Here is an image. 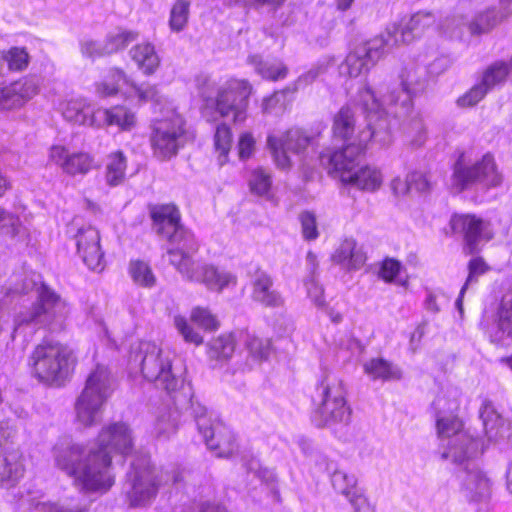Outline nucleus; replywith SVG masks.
I'll use <instances>...</instances> for the list:
<instances>
[{
  "label": "nucleus",
  "instance_id": "6",
  "mask_svg": "<svg viewBox=\"0 0 512 512\" xmlns=\"http://www.w3.org/2000/svg\"><path fill=\"white\" fill-rule=\"evenodd\" d=\"M36 300L26 312L19 313L14 320L12 338L17 334L30 333L36 327H48L60 322L67 313L66 301L45 283L36 286Z\"/></svg>",
  "mask_w": 512,
  "mask_h": 512
},
{
  "label": "nucleus",
  "instance_id": "18",
  "mask_svg": "<svg viewBox=\"0 0 512 512\" xmlns=\"http://www.w3.org/2000/svg\"><path fill=\"white\" fill-rule=\"evenodd\" d=\"M434 23L435 16L432 13L418 12L411 16L409 21L402 27L393 26L383 35L385 38H392L391 44L388 45L391 49L398 46L400 43H410L416 37H420L425 30L433 26Z\"/></svg>",
  "mask_w": 512,
  "mask_h": 512
},
{
  "label": "nucleus",
  "instance_id": "32",
  "mask_svg": "<svg viewBox=\"0 0 512 512\" xmlns=\"http://www.w3.org/2000/svg\"><path fill=\"white\" fill-rule=\"evenodd\" d=\"M248 63L262 78L277 81L286 77L288 69L280 61H265L259 55L248 57Z\"/></svg>",
  "mask_w": 512,
  "mask_h": 512
},
{
  "label": "nucleus",
  "instance_id": "22",
  "mask_svg": "<svg viewBox=\"0 0 512 512\" xmlns=\"http://www.w3.org/2000/svg\"><path fill=\"white\" fill-rule=\"evenodd\" d=\"M24 456L19 449L6 450L0 456V487L12 488L24 476Z\"/></svg>",
  "mask_w": 512,
  "mask_h": 512
},
{
  "label": "nucleus",
  "instance_id": "47",
  "mask_svg": "<svg viewBox=\"0 0 512 512\" xmlns=\"http://www.w3.org/2000/svg\"><path fill=\"white\" fill-rule=\"evenodd\" d=\"M190 2L188 0H177L170 13V26L174 31H181L188 20Z\"/></svg>",
  "mask_w": 512,
  "mask_h": 512
},
{
  "label": "nucleus",
  "instance_id": "35",
  "mask_svg": "<svg viewBox=\"0 0 512 512\" xmlns=\"http://www.w3.org/2000/svg\"><path fill=\"white\" fill-rule=\"evenodd\" d=\"M333 259L353 269L360 268L365 262L364 254L356 249V243L353 240H345L336 250Z\"/></svg>",
  "mask_w": 512,
  "mask_h": 512
},
{
  "label": "nucleus",
  "instance_id": "1",
  "mask_svg": "<svg viewBox=\"0 0 512 512\" xmlns=\"http://www.w3.org/2000/svg\"><path fill=\"white\" fill-rule=\"evenodd\" d=\"M133 449V436L125 423L104 427L96 446L87 447L69 438L60 439L53 448L55 465L85 491H107L114 482L111 452L123 455Z\"/></svg>",
  "mask_w": 512,
  "mask_h": 512
},
{
  "label": "nucleus",
  "instance_id": "59",
  "mask_svg": "<svg viewBox=\"0 0 512 512\" xmlns=\"http://www.w3.org/2000/svg\"><path fill=\"white\" fill-rule=\"evenodd\" d=\"M80 52L83 56L91 59L109 55V53H106L105 41L100 42L92 39H85L80 42Z\"/></svg>",
  "mask_w": 512,
  "mask_h": 512
},
{
  "label": "nucleus",
  "instance_id": "60",
  "mask_svg": "<svg viewBox=\"0 0 512 512\" xmlns=\"http://www.w3.org/2000/svg\"><path fill=\"white\" fill-rule=\"evenodd\" d=\"M487 88L480 82L474 85L467 93L460 97L457 101L461 107H471L481 101L487 94Z\"/></svg>",
  "mask_w": 512,
  "mask_h": 512
},
{
  "label": "nucleus",
  "instance_id": "41",
  "mask_svg": "<svg viewBox=\"0 0 512 512\" xmlns=\"http://www.w3.org/2000/svg\"><path fill=\"white\" fill-rule=\"evenodd\" d=\"M129 272L133 281L140 286L152 287L156 283V278L150 266L143 261H131Z\"/></svg>",
  "mask_w": 512,
  "mask_h": 512
},
{
  "label": "nucleus",
  "instance_id": "27",
  "mask_svg": "<svg viewBox=\"0 0 512 512\" xmlns=\"http://www.w3.org/2000/svg\"><path fill=\"white\" fill-rule=\"evenodd\" d=\"M355 113L350 107H342L334 116L332 132L336 140L347 142L346 146L358 141Z\"/></svg>",
  "mask_w": 512,
  "mask_h": 512
},
{
  "label": "nucleus",
  "instance_id": "12",
  "mask_svg": "<svg viewBox=\"0 0 512 512\" xmlns=\"http://www.w3.org/2000/svg\"><path fill=\"white\" fill-rule=\"evenodd\" d=\"M391 39L381 35L357 45L340 65V73L351 78L367 73L390 50Z\"/></svg>",
  "mask_w": 512,
  "mask_h": 512
},
{
  "label": "nucleus",
  "instance_id": "9",
  "mask_svg": "<svg viewBox=\"0 0 512 512\" xmlns=\"http://www.w3.org/2000/svg\"><path fill=\"white\" fill-rule=\"evenodd\" d=\"M501 182L502 175L491 153L484 154L480 160L472 164L466 163L464 154H461L454 164L451 185L457 193L476 183L495 187Z\"/></svg>",
  "mask_w": 512,
  "mask_h": 512
},
{
  "label": "nucleus",
  "instance_id": "15",
  "mask_svg": "<svg viewBox=\"0 0 512 512\" xmlns=\"http://www.w3.org/2000/svg\"><path fill=\"white\" fill-rule=\"evenodd\" d=\"M77 253L87 267L93 271L104 269V252L100 245L99 231L92 227H81L76 236Z\"/></svg>",
  "mask_w": 512,
  "mask_h": 512
},
{
  "label": "nucleus",
  "instance_id": "37",
  "mask_svg": "<svg viewBox=\"0 0 512 512\" xmlns=\"http://www.w3.org/2000/svg\"><path fill=\"white\" fill-rule=\"evenodd\" d=\"M236 341L233 334H223L208 344V356L215 360H228L234 354Z\"/></svg>",
  "mask_w": 512,
  "mask_h": 512
},
{
  "label": "nucleus",
  "instance_id": "7",
  "mask_svg": "<svg viewBox=\"0 0 512 512\" xmlns=\"http://www.w3.org/2000/svg\"><path fill=\"white\" fill-rule=\"evenodd\" d=\"M170 475L149 462L133 464L124 484L125 499L131 508H145L153 503Z\"/></svg>",
  "mask_w": 512,
  "mask_h": 512
},
{
  "label": "nucleus",
  "instance_id": "14",
  "mask_svg": "<svg viewBox=\"0 0 512 512\" xmlns=\"http://www.w3.org/2000/svg\"><path fill=\"white\" fill-rule=\"evenodd\" d=\"M251 86L247 81H230L222 88L216 99V108L221 116L226 117L233 114L234 122H242L246 118L248 97L251 93Z\"/></svg>",
  "mask_w": 512,
  "mask_h": 512
},
{
  "label": "nucleus",
  "instance_id": "54",
  "mask_svg": "<svg viewBox=\"0 0 512 512\" xmlns=\"http://www.w3.org/2000/svg\"><path fill=\"white\" fill-rule=\"evenodd\" d=\"M302 235L305 240L312 241L319 236L316 215L311 211H303L299 215Z\"/></svg>",
  "mask_w": 512,
  "mask_h": 512
},
{
  "label": "nucleus",
  "instance_id": "45",
  "mask_svg": "<svg viewBox=\"0 0 512 512\" xmlns=\"http://www.w3.org/2000/svg\"><path fill=\"white\" fill-rule=\"evenodd\" d=\"M247 470L249 473H253L257 478H259L263 483L271 486V490L274 494V497L277 501H280V494L278 490L275 488L276 482V474L274 470L262 467L258 461L252 460L247 465Z\"/></svg>",
  "mask_w": 512,
  "mask_h": 512
},
{
  "label": "nucleus",
  "instance_id": "36",
  "mask_svg": "<svg viewBox=\"0 0 512 512\" xmlns=\"http://www.w3.org/2000/svg\"><path fill=\"white\" fill-rule=\"evenodd\" d=\"M364 370L373 379L392 380L401 378L400 369L382 358L369 360L364 364Z\"/></svg>",
  "mask_w": 512,
  "mask_h": 512
},
{
  "label": "nucleus",
  "instance_id": "63",
  "mask_svg": "<svg viewBox=\"0 0 512 512\" xmlns=\"http://www.w3.org/2000/svg\"><path fill=\"white\" fill-rule=\"evenodd\" d=\"M135 94L138 96L140 101H154L159 103L161 96L159 91L155 85L150 84H141L136 85L132 84Z\"/></svg>",
  "mask_w": 512,
  "mask_h": 512
},
{
  "label": "nucleus",
  "instance_id": "21",
  "mask_svg": "<svg viewBox=\"0 0 512 512\" xmlns=\"http://www.w3.org/2000/svg\"><path fill=\"white\" fill-rule=\"evenodd\" d=\"M253 301L266 308H278L284 304L281 293L274 288V282L270 274L262 269H257L251 276Z\"/></svg>",
  "mask_w": 512,
  "mask_h": 512
},
{
  "label": "nucleus",
  "instance_id": "64",
  "mask_svg": "<svg viewBox=\"0 0 512 512\" xmlns=\"http://www.w3.org/2000/svg\"><path fill=\"white\" fill-rule=\"evenodd\" d=\"M401 263L393 258H387L383 261L379 276L386 282H392L399 274Z\"/></svg>",
  "mask_w": 512,
  "mask_h": 512
},
{
  "label": "nucleus",
  "instance_id": "16",
  "mask_svg": "<svg viewBox=\"0 0 512 512\" xmlns=\"http://www.w3.org/2000/svg\"><path fill=\"white\" fill-rule=\"evenodd\" d=\"M386 109L387 112H384L380 109L368 112L366 117V129L359 130L357 143L353 142L351 145H355L356 147H360L362 150H365L367 144L370 141H373L380 146L390 144L391 132L389 120L387 117L389 111L387 107ZM390 115L392 114L390 113Z\"/></svg>",
  "mask_w": 512,
  "mask_h": 512
},
{
  "label": "nucleus",
  "instance_id": "8",
  "mask_svg": "<svg viewBox=\"0 0 512 512\" xmlns=\"http://www.w3.org/2000/svg\"><path fill=\"white\" fill-rule=\"evenodd\" d=\"M71 351L60 343L39 344L31 356L33 374L44 383H60L68 375Z\"/></svg>",
  "mask_w": 512,
  "mask_h": 512
},
{
  "label": "nucleus",
  "instance_id": "57",
  "mask_svg": "<svg viewBox=\"0 0 512 512\" xmlns=\"http://www.w3.org/2000/svg\"><path fill=\"white\" fill-rule=\"evenodd\" d=\"M407 189L427 193L431 191L432 183L427 174L415 171L407 176Z\"/></svg>",
  "mask_w": 512,
  "mask_h": 512
},
{
  "label": "nucleus",
  "instance_id": "48",
  "mask_svg": "<svg viewBox=\"0 0 512 512\" xmlns=\"http://www.w3.org/2000/svg\"><path fill=\"white\" fill-rule=\"evenodd\" d=\"M293 93L290 89L276 91L271 96L265 98L262 103V110L267 114H279L284 111L287 103V94Z\"/></svg>",
  "mask_w": 512,
  "mask_h": 512
},
{
  "label": "nucleus",
  "instance_id": "38",
  "mask_svg": "<svg viewBox=\"0 0 512 512\" xmlns=\"http://www.w3.org/2000/svg\"><path fill=\"white\" fill-rule=\"evenodd\" d=\"M139 38V33L134 30L117 29L107 34L104 39L106 44V53L109 55L125 49L130 43Z\"/></svg>",
  "mask_w": 512,
  "mask_h": 512
},
{
  "label": "nucleus",
  "instance_id": "44",
  "mask_svg": "<svg viewBox=\"0 0 512 512\" xmlns=\"http://www.w3.org/2000/svg\"><path fill=\"white\" fill-rule=\"evenodd\" d=\"M468 269H469L468 277L466 279L465 284L462 286V288L460 290L459 297L457 298V300L455 302L456 307L458 308V310L461 313L463 311L462 297H463L466 289L468 288V286L470 284L476 282L477 278L480 275L484 274L488 270V267H487V265H486V263L484 262L483 259H481V258H474V259L470 260L469 265H468Z\"/></svg>",
  "mask_w": 512,
  "mask_h": 512
},
{
  "label": "nucleus",
  "instance_id": "28",
  "mask_svg": "<svg viewBox=\"0 0 512 512\" xmlns=\"http://www.w3.org/2000/svg\"><path fill=\"white\" fill-rule=\"evenodd\" d=\"M463 490L470 500H480L490 495V481L480 470L465 472Z\"/></svg>",
  "mask_w": 512,
  "mask_h": 512
},
{
  "label": "nucleus",
  "instance_id": "23",
  "mask_svg": "<svg viewBox=\"0 0 512 512\" xmlns=\"http://www.w3.org/2000/svg\"><path fill=\"white\" fill-rule=\"evenodd\" d=\"M445 399L442 397L437 398L434 401L435 409L437 410V432L440 437L449 438L453 435H458L462 429L461 420L452 415L458 409V401L453 399L448 402V406L445 407Z\"/></svg>",
  "mask_w": 512,
  "mask_h": 512
},
{
  "label": "nucleus",
  "instance_id": "56",
  "mask_svg": "<svg viewBox=\"0 0 512 512\" xmlns=\"http://www.w3.org/2000/svg\"><path fill=\"white\" fill-rule=\"evenodd\" d=\"M177 424L171 413L160 415L154 426L155 435L158 438H168L170 435L175 433Z\"/></svg>",
  "mask_w": 512,
  "mask_h": 512
},
{
  "label": "nucleus",
  "instance_id": "26",
  "mask_svg": "<svg viewBox=\"0 0 512 512\" xmlns=\"http://www.w3.org/2000/svg\"><path fill=\"white\" fill-rule=\"evenodd\" d=\"M492 343L500 344L505 338L512 339V288L502 297L497 311L496 331L490 332Z\"/></svg>",
  "mask_w": 512,
  "mask_h": 512
},
{
  "label": "nucleus",
  "instance_id": "33",
  "mask_svg": "<svg viewBox=\"0 0 512 512\" xmlns=\"http://www.w3.org/2000/svg\"><path fill=\"white\" fill-rule=\"evenodd\" d=\"M127 159L122 151L108 155L106 162L105 180L111 187L122 184L125 180Z\"/></svg>",
  "mask_w": 512,
  "mask_h": 512
},
{
  "label": "nucleus",
  "instance_id": "62",
  "mask_svg": "<svg viewBox=\"0 0 512 512\" xmlns=\"http://www.w3.org/2000/svg\"><path fill=\"white\" fill-rule=\"evenodd\" d=\"M21 222L18 216L8 213L3 210V215L0 218V230L3 234L15 237L19 234Z\"/></svg>",
  "mask_w": 512,
  "mask_h": 512
},
{
  "label": "nucleus",
  "instance_id": "50",
  "mask_svg": "<svg viewBox=\"0 0 512 512\" xmlns=\"http://www.w3.org/2000/svg\"><path fill=\"white\" fill-rule=\"evenodd\" d=\"M8 71H22L27 68L29 55L24 48L12 47L5 51Z\"/></svg>",
  "mask_w": 512,
  "mask_h": 512
},
{
  "label": "nucleus",
  "instance_id": "25",
  "mask_svg": "<svg viewBox=\"0 0 512 512\" xmlns=\"http://www.w3.org/2000/svg\"><path fill=\"white\" fill-rule=\"evenodd\" d=\"M479 414L489 441L497 442L505 438L510 439L511 436L506 434L509 430L508 425L490 401H483Z\"/></svg>",
  "mask_w": 512,
  "mask_h": 512
},
{
  "label": "nucleus",
  "instance_id": "4",
  "mask_svg": "<svg viewBox=\"0 0 512 512\" xmlns=\"http://www.w3.org/2000/svg\"><path fill=\"white\" fill-rule=\"evenodd\" d=\"M363 152L364 150L360 147L349 145L333 152L322 153L320 160L323 165L327 166L329 173H340L344 183L354 185L361 190L375 191L382 182L380 172L370 166L355 170Z\"/></svg>",
  "mask_w": 512,
  "mask_h": 512
},
{
  "label": "nucleus",
  "instance_id": "61",
  "mask_svg": "<svg viewBox=\"0 0 512 512\" xmlns=\"http://www.w3.org/2000/svg\"><path fill=\"white\" fill-rule=\"evenodd\" d=\"M174 324L186 342H190L196 345L202 343L203 339L201 335L193 330V328L187 323V320L184 317L175 316Z\"/></svg>",
  "mask_w": 512,
  "mask_h": 512
},
{
  "label": "nucleus",
  "instance_id": "5",
  "mask_svg": "<svg viewBox=\"0 0 512 512\" xmlns=\"http://www.w3.org/2000/svg\"><path fill=\"white\" fill-rule=\"evenodd\" d=\"M113 383L114 379L104 365H97L90 372L75 402L77 422L84 427H91L101 421L104 405L113 391Z\"/></svg>",
  "mask_w": 512,
  "mask_h": 512
},
{
  "label": "nucleus",
  "instance_id": "20",
  "mask_svg": "<svg viewBox=\"0 0 512 512\" xmlns=\"http://www.w3.org/2000/svg\"><path fill=\"white\" fill-rule=\"evenodd\" d=\"M173 393L175 408L180 412H189L194 417L199 432L207 436L208 429L214 422L206 416V408L193 400L191 385L183 381Z\"/></svg>",
  "mask_w": 512,
  "mask_h": 512
},
{
  "label": "nucleus",
  "instance_id": "34",
  "mask_svg": "<svg viewBox=\"0 0 512 512\" xmlns=\"http://www.w3.org/2000/svg\"><path fill=\"white\" fill-rule=\"evenodd\" d=\"M503 19H505V17H503L501 13H497L495 9H487L476 15L466 27L471 35H481L491 31Z\"/></svg>",
  "mask_w": 512,
  "mask_h": 512
},
{
  "label": "nucleus",
  "instance_id": "17",
  "mask_svg": "<svg viewBox=\"0 0 512 512\" xmlns=\"http://www.w3.org/2000/svg\"><path fill=\"white\" fill-rule=\"evenodd\" d=\"M450 225L454 233L463 235L470 254L478 250L480 242L492 238V234L487 230L483 220L474 215H454L450 220Z\"/></svg>",
  "mask_w": 512,
  "mask_h": 512
},
{
  "label": "nucleus",
  "instance_id": "11",
  "mask_svg": "<svg viewBox=\"0 0 512 512\" xmlns=\"http://www.w3.org/2000/svg\"><path fill=\"white\" fill-rule=\"evenodd\" d=\"M189 140L185 120L179 114L156 120L150 137L154 155L167 160L177 155Z\"/></svg>",
  "mask_w": 512,
  "mask_h": 512
},
{
  "label": "nucleus",
  "instance_id": "39",
  "mask_svg": "<svg viewBox=\"0 0 512 512\" xmlns=\"http://www.w3.org/2000/svg\"><path fill=\"white\" fill-rule=\"evenodd\" d=\"M214 146L218 153L219 165H224L232 147V133L226 124L218 125L214 135Z\"/></svg>",
  "mask_w": 512,
  "mask_h": 512
},
{
  "label": "nucleus",
  "instance_id": "3",
  "mask_svg": "<svg viewBox=\"0 0 512 512\" xmlns=\"http://www.w3.org/2000/svg\"><path fill=\"white\" fill-rule=\"evenodd\" d=\"M312 421L319 427H333L348 424L351 408L347 404L346 389L342 380L326 373L312 395Z\"/></svg>",
  "mask_w": 512,
  "mask_h": 512
},
{
  "label": "nucleus",
  "instance_id": "46",
  "mask_svg": "<svg viewBox=\"0 0 512 512\" xmlns=\"http://www.w3.org/2000/svg\"><path fill=\"white\" fill-rule=\"evenodd\" d=\"M93 160L86 153L71 154L66 162L65 172L70 175L85 174L92 168Z\"/></svg>",
  "mask_w": 512,
  "mask_h": 512
},
{
  "label": "nucleus",
  "instance_id": "53",
  "mask_svg": "<svg viewBox=\"0 0 512 512\" xmlns=\"http://www.w3.org/2000/svg\"><path fill=\"white\" fill-rule=\"evenodd\" d=\"M35 509L37 512H88L86 504L74 502L62 504L38 502Z\"/></svg>",
  "mask_w": 512,
  "mask_h": 512
},
{
  "label": "nucleus",
  "instance_id": "10",
  "mask_svg": "<svg viewBox=\"0 0 512 512\" xmlns=\"http://www.w3.org/2000/svg\"><path fill=\"white\" fill-rule=\"evenodd\" d=\"M136 358L140 359L143 376L168 392L176 391L184 381L172 371L171 359L155 343L142 342Z\"/></svg>",
  "mask_w": 512,
  "mask_h": 512
},
{
  "label": "nucleus",
  "instance_id": "24",
  "mask_svg": "<svg viewBox=\"0 0 512 512\" xmlns=\"http://www.w3.org/2000/svg\"><path fill=\"white\" fill-rule=\"evenodd\" d=\"M207 447L214 451L217 457H229L235 450V438L232 432L220 421H214L208 429L207 436L203 435Z\"/></svg>",
  "mask_w": 512,
  "mask_h": 512
},
{
  "label": "nucleus",
  "instance_id": "30",
  "mask_svg": "<svg viewBox=\"0 0 512 512\" xmlns=\"http://www.w3.org/2000/svg\"><path fill=\"white\" fill-rule=\"evenodd\" d=\"M97 125L106 123L117 125L122 130H129L135 124V115L125 107L116 106L111 109L96 110Z\"/></svg>",
  "mask_w": 512,
  "mask_h": 512
},
{
  "label": "nucleus",
  "instance_id": "43",
  "mask_svg": "<svg viewBox=\"0 0 512 512\" xmlns=\"http://www.w3.org/2000/svg\"><path fill=\"white\" fill-rule=\"evenodd\" d=\"M278 140H281L280 145L293 153L302 152L310 143V138L300 129H291Z\"/></svg>",
  "mask_w": 512,
  "mask_h": 512
},
{
  "label": "nucleus",
  "instance_id": "2",
  "mask_svg": "<svg viewBox=\"0 0 512 512\" xmlns=\"http://www.w3.org/2000/svg\"><path fill=\"white\" fill-rule=\"evenodd\" d=\"M149 211L156 233L174 245L167 250V260L184 280L204 284L218 292L236 286V275L193 258L198 244L194 235L181 224L180 211L174 204L152 205Z\"/></svg>",
  "mask_w": 512,
  "mask_h": 512
},
{
  "label": "nucleus",
  "instance_id": "49",
  "mask_svg": "<svg viewBox=\"0 0 512 512\" xmlns=\"http://www.w3.org/2000/svg\"><path fill=\"white\" fill-rule=\"evenodd\" d=\"M246 347L252 357L257 360H264L268 357L271 349V341L268 338H259L255 335H248Z\"/></svg>",
  "mask_w": 512,
  "mask_h": 512
},
{
  "label": "nucleus",
  "instance_id": "13",
  "mask_svg": "<svg viewBox=\"0 0 512 512\" xmlns=\"http://www.w3.org/2000/svg\"><path fill=\"white\" fill-rule=\"evenodd\" d=\"M421 81L415 69H405L400 75V84L383 96V103L394 117L402 118L412 110V97L421 87Z\"/></svg>",
  "mask_w": 512,
  "mask_h": 512
},
{
  "label": "nucleus",
  "instance_id": "31",
  "mask_svg": "<svg viewBox=\"0 0 512 512\" xmlns=\"http://www.w3.org/2000/svg\"><path fill=\"white\" fill-rule=\"evenodd\" d=\"M129 54L138 68L148 75L154 73L160 64L155 48L150 43L137 44L130 49Z\"/></svg>",
  "mask_w": 512,
  "mask_h": 512
},
{
  "label": "nucleus",
  "instance_id": "58",
  "mask_svg": "<svg viewBox=\"0 0 512 512\" xmlns=\"http://www.w3.org/2000/svg\"><path fill=\"white\" fill-rule=\"evenodd\" d=\"M191 320L206 330H215L218 327V321L215 316L204 308H194L191 313Z\"/></svg>",
  "mask_w": 512,
  "mask_h": 512
},
{
  "label": "nucleus",
  "instance_id": "40",
  "mask_svg": "<svg viewBox=\"0 0 512 512\" xmlns=\"http://www.w3.org/2000/svg\"><path fill=\"white\" fill-rule=\"evenodd\" d=\"M331 483L335 491L349 499L360 491L357 488V479L342 470H335L331 476Z\"/></svg>",
  "mask_w": 512,
  "mask_h": 512
},
{
  "label": "nucleus",
  "instance_id": "52",
  "mask_svg": "<svg viewBox=\"0 0 512 512\" xmlns=\"http://www.w3.org/2000/svg\"><path fill=\"white\" fill-rule=\"evenodd\" d=\"M271 176L263 169H256L252 172L249 185L253 193L263 196L268 193L271 187Z\"/></svg>",
  "mask_w": 512,
  "mask_h": 512
},
{
  "label": "nucleus",
  "instance_id": "29",
  "mask_svg": "<svg viewBox=\"0 0 512 512\" xmlns=\"http://www.w3.org/2000/svg\"><path fill=\"white\" fill-rule=\"evenodd\" d=\"M66 120L79 125H97L96 111L83 100H71L63 108Z\"/></svg>",
  "mask_w": 512,
  "mask_h": 512
},
{
  "label": "nucleus",
  "instance_id": "42",
  "mask_svg": "<svg viewBox=\"0 0 512 512\" xmlns=\"http://www.w3.org/2000/svg\"><path fill=\"white\" fill-rule=\"evenodd\" d=\"M510 70H512L511 65L509 66L505 62H496L485 71L481 83L489 91L494 86L504 82Z\"/></svg>",
  "mask_w": 512,
  "mask_h": 512
},
{
  "label": "nucleus",
  "instance_id": "19",
  "mask_svg": "<svg viewBox=\"0 0 512 512\" xmlns=\"http://www.w3.org/2000/svg\"><path fill=\"white\" fill-rule=\"evenodd\" d=\"M38 92L34 78L24 77L0 88V110L9 111L21 108Z\"/></svg>",
  "mask_w": 512,
  "mask_h": 512
},
{
  "label": "nucleus",
  "instance_id": "55",
  "mask_svg": "<svg viewBox=\"0 0 512 512\" xmlns=\"http://www.w3.org/2000/svg\"><path fill=\"white\" fill-rule=\"evenodd\" d=\"M111 77L113 80L112 83L103 81L96 84V91L100 96L106 97L115 95L118 92V83L120 81L127 82L124 72L120 69H113L111 71Z\"/></svg>",
  "mask_w": 512,
  "mask_h": 512
},
{
  "label": "nucleus",
  "instance_id": "51",
  "mask_svg": "<svg viewBox=\"0 0 512 512\" xmlns=\"http://www.w3.org/2000/svg\"><path fill=\"white\" fill-rule=\"evenodd\" d=\"M281 140H278L275 136H269L267 138V145L271 150L276 165L281 169H287L291 166V160L288 156V149L280 145Z\"/></svg>",
  "mask_w": 512,
  "mask_h": 512
}]
</instances>
